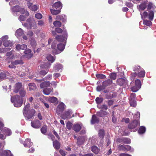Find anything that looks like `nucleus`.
I'll use <instances>...</instances> for the list:
<instances>
[{
	"label": "nucleus",
	"mask_w": 156,
	"mask_h": 156,
	"mask_svg": "<svg viewBox=\"0 0 156 156\" xmlns=\"http://www.w3.org/2000/svg\"><path fill=\"white\" fill-rule=\"evenodd\" d=\"M67 36V34L66 32L65 33L64 36L58 35L55 37V39H52L50 38L48 40V44H50L51 43V47L53 49L52 51L54 53L58 54L63 50L65 47V45L64 44L60 43L58 44L57 48L58 51L55 49L57 44V41H58L59 42H63L66 39Z\"/></svg>",
	"instance_id": "f257e3e1"
},
{
	"label": "nucleus",
	"mask_w": 156,
	"mask_h": 156,
	"mask_svg": "<svg viewBox=\"0 0 156 156\" xmlns=\"http://www.w3.org/2000/svg\"><path fill=\"white\" fill-rule=\"evenodd\" d=\"M147 5L148 12L145 11L142 14L140 13L142 19L144 20L146 18H148L150 20H152L154 15L153 10L155 8V6L151 2L147 3Z\"/></svg>",
	"instance_id": "f03ea898"
},
{
	"label": "nucleus",
	"mask_w": 156,
	"mask_h": 156,
	"mask_svg": "<svg viewBox=\"0 0 156 156\" xmlns=\"http://www.w3.org/2000/svg\"><path fill=\"white\" fill-rule=\"evenodd\" d=\"M30 105V104L28 103L23 109V113L27 120L32 119L36 112L35 110L33 109H29Z\"/></svg>",
	"instance_id": "7ed1b4c3"
},
{
	"label": "nucleus",
	"mask_w": 156,
	"mask_h": 156,
	"mask_svg": "<svg viewBox=\"0 0 156 156\" xmlns=\"http://www.w3.org/2000/svg\"><path fill=\"white\" fill-rule=\"evenodd\" d=\"M133 71L135 73H132L131 75V80H133L135 77L137 75L139 77H143L144 76L145 72L144 69L139 66H135L134 69Z\"/></svg>",
	"instance_id": "20e7f679"
},
{
	"label": "nucleus",
	"mask_w": 156,
	"mask_h": 156,
	"mask_svg": "<svg viewBox=\"0 0 156 156\" xmlns=\"http://www.w3.org/2000/svg\"><path fill=\"white\" fill-rule=\"evenodd\" d=\"M11 101L12 103H14V105L16 107L21 106L23 104V100L21 99L19 95H15L13 97L11 94Z\"/></svg>",
	"instance_id": "39448f33"
},
{
	"label": "nucleus",
	"mask_w": 156,
	"mask_h": 156,
	"mask_svg": "<svg viewBox=\"0 0 156 156\" xmlns=\"http://www.w3.org/2000/svg\"><path fill=\"white\" fill-rule=\"evenodd\" d=\"M47 60L50 62L49 63H43L41 66V67L42 69H49L52 63L55 60V57L50 54H48L46 56Z\"/></svg>",
	"instance_id": "423d86ee"
},
{
	"label": "nucleus",
	"mask_w": 156,
	"mask_h": 156,
	"mask_svg": "<svg viewBox=\"0 0 156 156\" xmlns=\"http://www.w3.org/2000/svg\"><path fill=\"white\" fill-rule=\"evenodd\" d=\"M35 24V21L34 19L29 18L27 20V23L23 24V25L27 29H30Z\"/></svg>",
	"instance_id": "0eeeda50"
},
{
	"label": "nucleus",
	"mask_w": 156,
	"mask_h": 156,
	"mask_svg": "<svg viewBox=\"0 0 156 156\" xmlns=\"http://www.w3.org/2000/svg\"><path fill=\"white\" fill-rule=\"evenodd\" d=\"M73 112L71 110H69L64 113L61 115L62 118L65 119H70L74 116V114L72 115Z\"/></svg>",
	"instance_id": "6e6552de"
},
{
	"label": "nucleus",
	"mask_w": 156,
	"mask_h": 156,
	"mask_svg": "<svg viewBox=\"0 0 156 156\" xmlns=\"http://www.w3.org/2000/svg\"><path fill=\"white\" fill-rule=\"evenodd\" d=\"M24 50V52L25 55H22L21 57V58H29L32 57L33 55L31 53V51L30 49H27Z\"/></svg>",
	"instance_id": "1a4fd4ad"
},
{
	"label": "nucleus",
	"mask_w": 156,
	"mask_h": 156,
	"mask_svg": "<svg viewBox=\"0 0 156 156\" xmlns=\"http://www.w3.org/2000/svg\"><path fill=\"white\" fill-rule=\"evenodd\" d=\"M23 62L22 60H17L11 62V63L8 66L9 68H16V65L22 64Z\"/></svg>",
	"instance_id": "9d476101"
},
{
	"label": "nucleus",
	"mask_w": 156,
	"mask_h": 156,
	"mask_svg": "<svg viewBox=\"0 0 156 156\" xmlns=\"http://www.w3.org/2000/svg\"><path fill=\"white\" fill-rule=\"evenodd\" d=\"M65 108V105L62 102H61L58 105L56 110V112L58 114H61Z\"/></svg>",
	"instance_id": "9b49d317"
},
{
	"label": "nucleus",
	"mask_w": 156,
	"mask_h": 156,
	"mask_svg": "<svg viewBox=\"0 0 156 156\" xmlns=\"http://www.w3.org/2000/svg\"><path fill=\"white\" fill-rule=\"evenodd\" d=\"M24 10L23 8H21L19 5L15 6L11 8V11L13 13L20 12L22 14H23V11H24Z\"/></svg>",
	"instance_id": "f8f14e48"
},
{
	"label": "nucleus",
	"mask_w": 156,
	"mask_h": 156,
	"mask_svg": "<svg viewBox=\"0 0 156 156\" xmlns=\"http://www.w3.org/2000/svg\"><path fill=\"white\" fill-rule=\"evenodd\" d=\"M27 4L28 8L33 11H36L38 9V5H33L32 3L30 2H27Z\"/></svg>",
	"instance_id": "ddd939ff"
},
{
	"label": "nucleus",
	"mask_w": 156,
	"mask_h": 156,
	"mask_svg": "<svg viewBox=\"0 0 156 156\" xmlns=\"http://www.w3.org/2000/svg\"><path fill=\"white\" fill-rule=\"evenodd\" d=\"M140 125L139 121L136 119L133 120V122L128 126V128L130 129H133Z\"/></svg>",
	"instance_id": "4468645a"
},
{
	"label": "nucleus",
	"mask_w": 156,
	"mask_h": 156,
	"mask_svg": "<svg viewBox=\"0 0 156 156\" xmlns=\"http://www.w3.org/2000/svg\"><path fill=\"white\" fill-rule=\"evenodd\" d=\"M31 126L35 128H39L41 126V122L39 120H37L31 122Z\"/></svg>",
	"instance_id": "2eb2a0df"
},
{
	"label": "nucleus",
	"mask_w": 156,
	"mask_h": 156,
	"mask_svg": "<svg viewBox=\"0 0 156 156\" xmlns=\"http://www.w3.org/2000/svg\"><path fill=\"white\" fill-rule=\"evenodd\" d=\"M23 12L24 13L20 16L19 19L20 21H23L25 20L26 18L29 16V13L27 11H25L24 10Z\"/></svg>",
	"instance_id": "dca6fc26"
},
{
	"label": "nucleus",
	"mask_w": 156,
	"mask_h": 156,
	"mask_svg": "<svg viewBox=\"0 0 156 156\" xmlns=\"http://www.w3.org/2000/svg\"><path fill=\"white\" fill-rule=\"evenodd\" d=\"M2 133H3L6 136H10L12 134V132L11 130L8 128H4L2 130Z\"/></svg>",
	"instance_id": "f3484780"
},
{
	"label": "nucleus",
	"mask_w": 156,
	"mask_h": 156,
	"mask_svg": "<svg viewBox=\"0 0 156 156\" xmlns=\"http://www.w3.org/2000/svg\"><path fill=\"white\" fill-rule=\"evenodd\" d=\"M16 48L17 51H20V50H25L27 48V46L25 44H17L16 46Z\"/></svg>",
	"instance_id": "a211bd4d"
},
{
	"label": "nucleus",
	"mask_w": 156,
	"mask_h": 156,
	"mask_svg": "<svg viewBox=\"0 0 156 156\" xmlns=\"http://www.w3.org/2000/svg\"><path fill=\"white\" fill-rule=\"evenodd\" d=\"M0 154L2 156H13L11 151L9 150H6L2 152L0 151Z\"/></svg>",
	"instance_id": "6ab92c4d"
},
{
	"label": "nucleus",
	"mask_w": 156,
	"mask_h": 156,
	"mask_svg": "<svg viewBox=\"0 0 156 156\" xmlns=\"http://www.w3.org/2000/svg\"><path fill=\"white\" fill-rule=\"evenodd\" d=\"M82 126V124L81 123H76L74 124L73 126V129L75 131L79 132Z\"/></svg>",
	"instance_id": "aec40b11"
},
{
	"label": "nucleus",
	"mask_w": 156,
	"mask_h": 156,
	"mask_svg": "<svg viewBox=\"0 0 156 156\" xmlns=\"http://www.w3.org/2000/svg\"><path fill=\"white\" fill-rule=\"evenodd\" d=\"M9 74L8 72H1L0 73V81H1L6 79L7 76H8Z\"/></svg>",
	"instance_id": "412c9836"
},
{
	"label": "nucleus",
	"mask_w": 156,
	"mask_h": 156,
	"mask_svg": "<svg viewBox=\"0 0 156 156\" xmlns=\"http://www.w3.org/2000/svg\"><path fill=\"white\" fill-rule=\"evenodd\" d=\"M117 82L118 84L120 86H126L127 84V80L122 78L118 79Z\"/></svg>",
	"instance_id": "4be33fe9"
},
{
	"label": "nucleus",
	"mask_w": 156,
	"mask_h": 156,
	"mask_svg": "<svg viewBox=\"0 0 156 156\" xmlns=\"http://www.w3.org/2000/svg\"><path fill=\"white\" fill-rule=\"evenodd\" d=\"M62 68V66L61 64H55L54 67L53 69L56 72H61Z\"/></svg>",
	"instance_id": "5701e85b"
},
{
	"label": "nucleus",
	"mask_w": 156,
	"mask_h": 156,
	"mask_svg": "<svg viewBox=\"0 0 156 156\" xmlns=\"http://www.w3.org/2000/svg\"><path fill=\"white\" fill-rule=\"evenodd\" d=\"M147 1L146 0L142 2L139 5L138 9L140 10H144L146 7L147 5Z\"/></svg>",
	"instance_id": "b1692460"
},
{
	"label": "nucleus",
	"mask_w": 156,
	"mask_h": 156,
	"mask_svg": "<svg viewBox=\"0 0 156 156\" xmlns=\"http://www.w3.org/2000/svg\"><path fill=\"white\" fill-rule=\"evenodd\" d=\"M31 140L29 139H26L23 143L25 147H29L32 145V143L31 142Z\"/></svg>",
	"instance_id": "393cba45"
},
{
	"label": "nucleus",
	"mask_w": 156,
	"mask_h": 156,
	"mask_svg": "<svg viewBox=\"0 0 156 156\" xmlns=\"http://www.w3.org/2000/svg\"><path fill=\"white\" fill-rule=\"evenodd\" d=\"M23 34V30L20 28L18 29L15 33V35L18 38H19Z\"/></svg>",
	"instance_id": "a878e982"
},
{
	"label": "nucleus",
	"mask_w": 156,
	"mask_h": 156,
	"mask_svg": "<svg viewBox=\"0 0 156 156\" xmlns=\"http://www.w3.org/2000/svg\"><path fill=\"white\" fill-rule=\"evenodd\" d=\"M21 83H16L14 86V89L13 90L14 92L16 93H17L19 91V90L21 88Z\"/></svg>",
	"instance_id": "bb28decb"
},
{
	"label": "nucleus",
	"mask_w": 156,
	"mask_h": 156,
	"mask_svg": "<svg viewBox=\"0 0 156 156\" xmlns=\"http://www.w3.org/2000/svg\"><path fill=\"white\" fill-rule=\"evenodd\" d=\"M99 122V120L96 117V115H92V118L91 121V123L92 124H94L96 123H98Z\"/></svg>",
	"instance_id": "cd10ccee"
},
{
	"label": "nucleus",
	"mask_w": 156,
	"mask_h": 156,
	"mask_svg": "<svg viewBox=\"0 0 156 156\" xmlns=\"http://www.w3.org/2000/svg\"><path fill=\"white\" fill-rule=\"evenodd\" d=\"M116 94L112 92L108 93L106 95V98L107 99H111L116 97Z\"/></svg>",
	"instance_id": "c85d7f7f"
},
{
	"label": "nucleus",
	"mask_w": 156,
	"mask_h": 156,
	"mask_svg": "<svg viewBox=\"0 0 156 156\" xmlns=\"http://www.w3.org/2000/svg\"><path fill=\"white\" fill-rule=\"evenodd\" d=\"M53 89L52 88H46L43 90L44 93L47 95H49L51 92L53 91Z\"/></svg>",
	"instance_id": "c756f323"
},
{
	"label": "nucleus",
	"mask_w": 156,
	"mask_h": 156,
	"mask_svg": "<svg viewBox=\"0 0 156 156\" xmlns=\"http://www.w3.org/2000/svg\"><path fill=\"white\" fill-rule=\"evenodd\" d=\"M50 85V83L49 81H45L41 83L40 85V87L41 88L45 87H49Z\"/></svg>",
	"instance_id": "7c9ffc66"
},
{
	"label": "nucleus",
	"mask_w": 156,
	"mask_h": 156,
	"mask_svg": "<svg viewBox=\"0 0 156 156\" xmlns=\"http://www.w3.org/2000/svg\"><path fill=\"white\" fill-rule=\"evenodd\" d=\"M52 7L54 8L61 9L62 7V5L60 2H58L54 4Z\"/></svg>",
	"instance_id": "2f4dec72"
},
{
	"label": "nucleus",
	"mask_w": 156,
	"mask_h": 156,
	"mask_svg": "<svg viewBox=\"0 0 156 156\" xmlns=\"http://www.w3.org/2000/svg\"><path fill=\"white\" fill-rule=\"evenodd\" d=\"M85 138L83 136L79 137L77 139V144L78 145H80L83 143Z\"/></svg>",
	"instance_id": "473e14b6"
},
{
	"label": "nucleus",
	"mask_w": 156,
	"mask_h": 156,
	"mask_svg": "<svg viewBox=\"0 0 156 156\" xmlns=\"http://www.w3.org/2000/svg\"><path fill=\"white\" fill-rule=\"evenodd\" d=\"M112 82V81L111 80H108L103 81L102 83V85L105 88V87L109 85Z\"/></svg>",
	"instance_id": "72a5a7b5"
},
{
	"label": "nucleus",
	"mask_w": 156,
	"mask_h": 156,
	"mask_svg": "<svg viewBox=\"0 0 156 156\" xmlns=\"http://www.w3.org/2000/svg\"><path fill=\"white\" fill-rule=\"evenodd\" d=\"M13 52V51H10L6 53V56H7L8 58L12 59L15 58V57L14 55Z\"/></svg>",
	"instance_id": "f704fd0d"
},
{
	"label": "nucleus",
	"mask_w": 156,
	"mask_h": 156,
	"mask_svg": "<svg viewBox=\"0 0 156 156\" xmlns=\"http://www.w3.org/2000/svg\"><path fill=\"white\" fill-rule=\"evenodd\" d=\"M29 90L31 91L34 90L36 88V86L35 83H30L28 84Z\"/></svg>",
	"instance_id": "c9c22d12"
},
{
	"label": "nucleus",
	"mask_w": 156,
	"mask_h": 156,
	"mask_svg": "<svg viewBox=\"0 0 156 156\" xmlns=\"http://www.w3.org/2000/svg\"><path fill=\"white\" fill-rule=\"evenodd\" d=\"M53 145L54 148L56 149H58L60 147V144L57 140L53 141Z\"/></svg>",
	"instance_id": "e433bc0d"
},
{
	"label": "nucleus",
	"mask_w": 156,
	"mask_h": 156,
	"mask_svg": "<svg viewBox=\"0 0 156 156\" xmlns=\"http://www.w3.org/2000/svg\"><path fill=\"white\" fill-rule=\"evenodd\" d=\"M146 130V129L144 126H141L140 127L138 132L140 134H142L145 133Z\"/></svg>",
	"instance_id": "4c0bfd02"
},
{
	"label": "nucleus",
	"mask_w": 156,
	"mask_h": 156,
	"mask_svg": "<svg viewBox=\"0 0 156 156\" xmlns=\"http://www.w3.org/2000/svg\"><path fill=\"white\" fill-rule=\"evenodd\" d=\"M3 45L5 47H10L12 45V43L11 41H7L3 43Z\"/></svg>",
	"instance_id": "58836bf2"
},
{
	"label": "nucleus",
	"mask_w": 156,
	"mask_h": 156,
	"mask_svg": "<svg viewBox=\"0 0 156 156\" xmlns=\"http://www.w3.org/2000/svg\"><path fill=\"white\" fill-rule=\"evenodd\" d=\"M92 151L95 154H97L99 152V150L98 148L96 146H93L91 148Z\"/></svg>",
	"instance_id": "ea45409f"
},
{
	"label": "nucleus",
	"mask_w": 156,
	"mask_h": 156,
	"mask_svg": "<svg viewBox=\"0 0 156 156\" xmlns=\"http://www.w3.org/2000/svg\"><path fill=\"white\" fill-rule=\"evenodd\" d=\"M57 100V98L54 97H51L48 99V101L52 103L56 102Z\"/></svg>",
	"instance_id": "a19ab883"
},
{
	"label": "nucleus",
	"mask_w": 156,
	"mask_h": 156,
	"mask_svg": "<svg viewBox=\"0 0 156 156\" xmlns=\"http://www.w3.org/2000/svg\"><path fill=\"white\" fill-rule=\"evenodd\" d=\"M50 11L51 14L54 15H56L58 14L60 12V10L59 9L55 10L51 9Z\"/></svg>",
	"instance_id": "79ce46f5"
},
{
	"label": "nucleus",
	"mask_w": 156,
	"mask_h": 156,
	"mask_svg": "<svg viewBox=\"0 0 156 156\" xmlns=\"http://www.w3.org/2000/svg\"><path fill=\"white\" fill-rule=\"evenodd\" d=\"M62 31V30L60 28H56L55 31H52V33L54 35H55L56 34V32L58 33H61Z\"/></svg>",
	"instance_id": "37998d69"
},
{
	"label": "nucleus",
	"mask_w": 156,
	"mask_h": 156,
	"mask_svg": "<svg viewBox=\"0 0 156 156\" xmlns=\"http://www.w3.org/2000/svg\"><path fill=\"white\" fill-rule=\"evenodd\" d=\"M30 44L33 48H34L36 45L37 44L35 39L34 38H31L30 40Z\"/></svg>",
	"instance_id": "c03bdc74"
},
{
	"label": "nucleus",
	"mask_w": 156,
	"mask_h": 156,
	"mask_svg": "<svg viewBox=\"0 0 156 156\" xmlns=\"http://www.w3.org/2000/svg\"><path fill=\"white\" fill-rule=\"evenodd\" d=\"M122 142L125 144H129L131 143V140L129 138H124L122 139Z\"/></svg>",
	"instance_id": "a18cd8bd"
},
{
	"label": "nucleus",
	"mask_w": 156,
	"mask_h": 156,
	"mask_svg": "<svg viewBox=\"0 0 156 156\" xmlns=\"http://www.w3.org/2000/svg\"><path fill=\"white\" fill-rule=\"evenodd\" d=\"M53 24L55 27H61V23L58 21H55L54 22Z\"/></svg>",
	"instance_id": "49530a36"
},
{
	"label": "nucleus",
	"mask_w": 156,
	"mask_h": 156,
	"mask_svg": "<svg viewBox=\"0 0 156 156\" xmlns=\"http://www.w3.org/2000/svg\"><path fill=\"white\" fill-rule=\"evenodd\" d=\"M135 84L136 86L137 87H139V88H140L141 86V82L140 80L137 79L135 80Z\"/></svg>",
	"instance_id": "de8ad7c7"
},
{
	"label": "nucleus",
	"mask_w": 156,
	"mask_h": 156,
	"mask_svg": "<svg viewBox=\"0 0 156 156\" xmlns=\"http://www.w3.org/2000/svg\"><path fill=\"white\" fill-rule=\"evenodd\" d=\"M140 88L135 85L131 88V90L133 92L137 91Z\"/></svg>",
	"instance_id": "09e8293b"
},
{
	"label": "nucleus",
	"mask_w": 156,
	"mask_h": 156,
	"mask_svg": "<svg viewBox=\"0 0 156 156\" xmlns=\"http://www.w3.org/2000/svg\"><path fill=\"white\" fill-rule=\"evenodd\" d=\"M140 112H137L136 114L135 115L133 116V120L136 119L137 121H138V120L140 118Z\"/></svg>",
	"instance_id": "8fccbe9b"
},
{
	"label": "nucleus",
	"mask_w": 156,
	"mask_h": 156,
	"mask_svg": "<svg viewBox=\"0 0 156 156\" xmlns=\"http://www.w3.org/2000/svg\"><path fill=\"white\" fill-rule=\"evenodd\" d=\"M19 3V1L17 0H12L9 3L10 5L12 6L15 4H17Z\"/></svg>",
	"instance_id": "3c124183"
},
{
	"label": "nucleus",
	"mask_w": 156,
	"mask_h": 156,
	"mask_svg": "<svg viewBox=\"0 0 156 156\" xmlns=\"http://www.w3.org/2000/svg\"><path fill=\"white\" fill-rule=\"evenodd\" d=\"M97 106L98 108H99L101 109L106 110L108 109V106L107 105L105 104H103L101 106L99 105H98Z\"/></svg>",
	"instance_id": "603ef678"
},
{
	"label": "nucleus",
	"mask_w": 156,
	"mask_h": 156,
	"mask_svg": "<svg viewBox=\"0 0 156 156\" xmlns=\"http://www.w3.org/2000/svg\"><path fill=\"white\" fill-rule=\"evenodd\" d=\"M10 49L9 48H0V53H5L7 51H9Z\"/></svg>",
	"instance_id": "864d4df0"
},
{
	"label": "nucleus",
	"mask_w": 156,
	"mask_h": 156,
	"mask_svg": "<svg viewBox=\"0 0 156 156\" xmlns=\"http://www.w3.org/2000/svg\"><path fill=\"white\" fill-rule=\"evenodd\" d=\"M47 126H44L41 128V132L43 134H45L47 132Z\"/></svg>",
	"instance_id": "5fc2aeb1"
},
{
	"label": "nucleus",
	"mask_w": 156,
	"mask_h": 156,
	"mask_svg": "<svg viewBox=\"0 0 156 156\" xmlns=\"http://www.w3.org/2000/svg\"><path fill=\"white\" fill-rule=\"evenodd\" d=\"M26 92L24 89H21L19 91V93L20 96L22 97H24L26 95Z\"/></svg>",
	"instance_id": "6e6d98bb"
},
{
	"label": "nucleus",
	"mask_w": 156,
	"mask_h": 156,
	"mask_svg": "<svg viewBox=\"0 0 156 156\" xmlns=\"http://www.w3.org/2000/svg\"><path fill=\"white\" fill-rule=\"evenodd\" d=\"M96 76L98 79H104L106 78L105 75L102 74H97Z\"/></svg>",
	"instance_id": "4d7b16f0"
},
{
	"label": "nucleus",
	"mask_w": 156,
	"mask_h": 156,
	"mask_svg": "<svg viewBox=\"0 0 156 156\" xmlns=\"http://www.w3.org/2000/svg\"><path fill=\"white\" fill-rule=\"evenodd\" d=\"M103 99L102 98L97 97L95 99L96 101L97 104H100L103 101Z\"/></svg>",
	"instance_id": "13d9d810"
},
{
	"label": "nucleus",
	"mask_w": 156,
	"mask_h": 156,
	"mask_svg": "<svg viewBox=\"0 0 156 156\" xmlns=\"http://www.w3.org/2000/svg\"><path fill=\"white\" fill-rule=\"evenodd\" d=\"M130 105L131 106L135 107L136 106V104L135 100H129Z\"/></svg>",
	"instance_id": "bf43d9fd"
},
{
	"label": "nucleus",
	"mask_w": 156,
	"mask_h": 156,
	"mask_svg": "<svg viewBox=\"0 0 156 156\" xmlns=\"http://www.w3.org/2000/svg\"><path fill=\"white\" fill-rule=\"evenodd\" d=\"M151 21L150 20H144L143 21L144 24V25H145L147 26H150L152 24V22H151Z\"/></svg>",
	"instance_id": "052dcab7"
},
{
	"label": "nucleus",
	"mask_w": 156,
	"mask_h": 156,
	"mask_svg": "<svg viewBox=\"0 0 156 156\" xmlns=\"http://www.w3.org/2000/svg\"><path fill=\"white\" fill-rule=\"evenodd\" d=\"M46 70H42L40 72V74L41 75H43V76L45 75L47 73L48 71V69H46Z\"/></svg>",
	"instance_id": "680f3d73"
},
{
	"label": "nucleus",
	"mask_w": 156,
	"mask_h": 156,
	"mask_svg": "<svg viewBox=\"0 0 156 156\" xmlns=\"http://www.w3.org/2000/svg\"><path fill=\"white\" fill-rule=\"evenodd\" d=\"M105 89L104 87L102 85L98 86L97 87L96 90L100 92Z\"/></svg>",
	"instance_id": "e2e57ef3"
},
{
	"label": "nucleus",
	"mask_w": 156,
	"mask_h": 156,
	"mask_svg": "<svg viewBox=\"0 0 156 156\" xmlns=\"http://www.w3.org/2000/svg\"><path fill=\"white\" fill-rule=\"evenodd\" d=\"M98 133L100 137L103 138L104 136V130L103 129H101L99 130Z\"/></svg>",
	"instance_id": "0e129e2a"
},
{
	"label": "nucleus",
	"mask_w": 156,
	"mask_h": 156,
	"mask_svg": "<svg viewBox=\"0 0 156 156\" xmlns=\"http://www.w3.org/2000/svg\"><path fill=\"white\" fill-rule=\"evenodd\" d=\"M110 76L111 79L115 80L116 78V74L115 73H113L110 74Z\"/></svg>",
	"instance_id": "69168bd1"
},
{
	"label": "nucleus",
	"mask_w": 156,
	"mask_h": 156,
	"mask_svg": "<svg viewBox=\"0 0 156 156\" xmlns=\"http://www.w3.org/2000/svg\"><path fill=\"white\" fill-rule=\"evenodd\" d=\"M136 94L134 93L131 94L129 97V100H135Z\"/></svg>",
	"instance_id": "338daca9"
},
{
	"label": "nucleus",
	"mask_w": 156,
	"mask_h": 156,
	"mask_svg": "<svg viewBox=\"0 0 156 156\" xmlns=\"http://www.w3.org/2000/svg\"><path fill=\"white\" fill-rule=\"evenodd\" d=\"M35 17L37 19H40L42 18V16L41 14L38 13L35 14Z\"/></svg>",
	"instance_id": "774afa93"
}]
</instances>
